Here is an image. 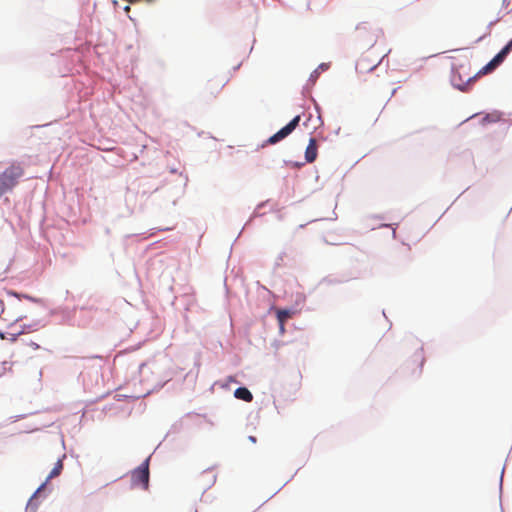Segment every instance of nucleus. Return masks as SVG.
Returning <instances> with one entry per match:
<instances>
[{
	"label": "nucleus",
	"mask_w": 512,
	"mask_h": 512,
	"mask_svg": "<svg viewBox=\"0 0 512 512\" xmlns=\"http://www.w3.org/2000/svg\"><path fill=\"white\" fill-rule=\"evenodd\" d=\"M248 440L251 442V443H256L257 442V438L253 435H249L248 436Z\"/></svg>",
	"instance_id": "49530a36"
},
{
	"label": "nucleus",
	"mask_w": 512,
	"mask_h": 512,
	"mask_svg": "<svg viewBox=\"0 0 512 512\" xmlns=\"http://www.w3.org/2000/svg\"><path fill=\"white\" fill-rule=\"evenodd\" d=\"M8 335H9L8 332H4V331L0 330V339H2V340L8 339L9 340Z\"/></svg>",
	"instance_id": "e433bc0d"
},
{
	"label": "nucleus",
	"mask_w": 512,
	"mask_h": 512,
	"mask_svg": "<svg viewBox=\"0 0 512 512\" xmlns=\"http://www.w3.org/2000/svg\"><path fill=\"white\" fill-rule=\"evenodd\" d=\"M199 368H200V359L196 358L194 362V368L188 371L184 376V381H186L189 384H195L198 374H199Z\"/></svg>",
	"instance_id": "1a4fd4ad"
},
{
	"label": "nucleus",
	"mask_w": 512,
	"mask_h": 512,
	"mask_svg": "<svg viewBox=\"0 0 512 512\" xmlns=\"http://www.w3.org/2000/svg\"><path fill=\"white\" fill-rule=\"evenodd\" d=\"M312 118V115L309 114V116L307 117L306 121L303 123L304 126H307L308 122L311 120Z\"/></svg>",
	"instance_id": "3c124183"
},
{
	"label": "nucleus",
	"mask_w": 512,
	"mask_h": 512,
	"mask_svg": "<svg viewBox=\"0 0 512 512\" xmlns=\"http://www.w3.org/2000/svg\"><path fill=\"white\" fill-rule=\"evenodd\" d=\"M356 30L358 31H368L369 30V23L368 22H361L356 26Z\"/></svg>",
	"instance_id": "bb28decb"
},
{
	"label": "nucleus",
	"mask_w": 512,
	"mask_h": 512,
	"mask_svg": "<svg viewBox=\"0 0 512 512\" xmlns=\"http://www.w3.org/2000/svg\"><path fill=\"white\" fill-rule=\"evenodd\" d=\"M26 417V414H20L13 417V422L19 421L21 419H24Z\"/></svg>",
	"instance_id": "58836bf2"
},
{
	"label": "nucleus",
	"mask_w": 512,
	"mask_h": 512,
	"mask_svg": "<svg viewBox=\"0 0 512 512\" xmlns=\"http://www.w3.org/2000/svg\"><path fill=\"white\" fill-rule=\"evenodd\" d=\"M203 134H204V131L198 133V136L201 137V136H203Z\"/></svg>",
	"instance_id": "69168bd1"
},
{
	"label": "nucleus",
	"mask_w": 512,
	"mask_h": 512,
	"mask_svg": "<svg viewBox=\"0 0 512 512\" xmlns=\"http://www.w3.org/2000/svg\"><path fill=\"white\" fill-rule=\"evenodd\" d=\"M269 203V200L262 201L256 205V210L264 208Z\"/></svg>",
	"instance_id": "473e14b6"
},
{
	"label": "nucleus",
	"mask_w": 512,
	"mask_h": 512,
	"mask_svg": "<svg viewBox=\"0 0 512 512\" xmlns=\"http://www.w3.org/2000/svg\"><path fill=\"white\" fill-rule=\"evenodd\" d=\"M129 9H130V7H129L128 5L124 7V10H125V11H127V10H129Z\"/></svg>",
	"instance_id": "0e129e2a"
},
{
	"label": "nucleus",
	"mask_w": 512,
	"mask_h": 512,
	"mask_svg": "<svg viewBox=\"0 0 512 512\" xmlns=\"http://www.w3.org/2000/svg\"><path fill=\"white\" fill-rule=\"evenodd\" d=\"M301 121V114H298L294 116L286 125L283 127L286 129V131L289 134H292L293 131L299 126V123Z\"/></svg>",
	"instance_id": "dca6fc26"
},
{
	"label": "nucleus",
	"mask_w": 512,
	"mask_h": 512,
	"mask_svg": "<svg viewBox=\"0 0 512 512\" xmlns=\"http://www.w3.org/2000/svg\"><path fill=\"white\" fill-rule=\"evenodd\" d=\"M20 335H22V334L20 333V331H18V332H16V333H9L8 338H9V340H10L11 342H15V341L18 339V337H19Z\"/></svg>",
	"instance_id": "cd10ccee"
},
{
	"label": "nucleus",
	"mask_w": 512,
	"mask_h": 512,
	"mask_svg": "<svg viewBox=\"0 0 512 512\" xmlns=\"http://www.w3.org/2000/svg\"><path fill=\"white\" fill-rule=\"evenodd\" d=\"M50 481H47L45 479L44 482L40 484V486L34 491L32 496L37 497L39 499H45L48 496V492H50V489L47 488V485Z\"/></svg>",
	"instance_id": "ddd939ff"
},
{
	"label": "nucleus",
	"mask_w": 512,
	"mask_h": 512,
	"mask_svg": "<svg viewBox=\"0 0 512 512\" xmlns=\"http://www.w3.org/2000/svg\"><path fill=\"white\" fill-rule=\"evenodd\" d=\"M499 53L506 59L511 52L505 46H503Z\"/></svg>",
	"instance_id": "c85d7f7f"
},
{
	"label": "nucleus",
	"mask_w": 512,
	"mask_h": 512,
	"mask_svg": "<svg viewBox=\"0 0 512 512\" xmlns=\"http://www.w3.org/2000/svg\"><path fill=\"white\" fill-rule=\"evenodd\" d=\"M398 88H395L392 90V93H391V97L395 95V93L397 92Z\"/></svg>",
	"instance_id": "13d9d810"
},
{
	"label": "nucleus",
	"mask_w": 512,
	"mask_h": 512,
	"mask_svg": "<svg viewBox=\"0 0 512 512\" xmlns=\"http://www.w3.org/2000/svg\"><path fill=\"white\" fill-rule=\"evenodd\" d=\"M290 163H291V166H292V167L299 169V168H301L302 166H304L306 162H305V161H304V162L292 161V162H290Z\"/></svg>",
	"instance_id": "c756f323"
},
{
	"label": "nucleus",
	"mask_w": 512,
	"mask_h": 512,
	"mask_svg": "<svg viewBox=\"0 0 512 512\" xmlns=\"http://www.w3.org/2000/svg\"><path fill=\"white\" fill-rule=\"evenodd\" d=\"M180 176L184 177V180H185V183H184V187L187 186V183L189 181V178H188V175L187 174H183L182 172L180 173Z\"/></svg>",
	"instance_id": "c03bdc74"
},
{
	"label": "nucleus",
	"mask_w": 512,
	"mask_h": 512,
	"mask_svg": "<svg viewBox=\"0 0 512 512\" xmlns=\"http://www.w3.org/2000/svg\"><path fill=\"white\" fill-rule=\"evenodd\" d=\"M499 20H500V17L496 18L495 20L490 21V22L488 23L487 27H486L487 32H486L484 35H482V36L478 37V38L475 40V43H476V44H477V43H480L484 38H486L488 35H490V30H491V28H492V27H493V26H494V25H495Z\"/></svg>",
	"instance_id": "412c9836"
},
{
	"label": "nucleus",
	"mask_w": 512,
	"mask_h": 512,
	"mask_svg": "<svg viewBox=\"0 0 512 512\" xmlns=\"http://www.w3.org/2000/svg\"><path fill=\"white\" fill-rule=\"evenodd\" d=\"M283 254H284V253H282V254L278 257L277 262H276V265H277V266H279V265H280V263H279V262H281V260L283 259Z\"/></svg>",
	"instance_id": "603ef678"
},
{
	"label": "nucleus",
	"mask_w": 512,
	"mask_h": 512,
	"mask_svg": "<svg viewBox=\"0 0 512 512\" xmlns=\"http://www.w3.org/2000/svg\"><path fill=\"white\" fill-rule=\"evenodd\" d=\"M283 162H284V165H289V166H291V163H290V162H292V161H291V160H284Z\"/></svg>",
	"instance_id": "5fc2aeb1"
},
{
	"label": "nucleus",
	"mask_w": 512,
	"mask_h": 512,
	"mask_svg": "<svg viewBox=\"0 0 512 512\" xmlns=\"http://www.w3.org/2000/svg\"><path fill=\"white\" fill-rule=\"evenodd\" d=\"M412 359H413V362L418 363L417 364V369L413 371V374L418 377V376L421 375L422 368H423V365L425 363L423 347H420L419 349H417L414 352V354L412 356Z\"/></svg>",
	"instance_id": "423d86ee"
},
{
	"label": "nucleus",
	"mask_w": 512,
	"mask_h": 512,
	"mask_svg": "<svg viewBox=\"0 0 512 512\" xmlns=\"http://www.w3.org/2000/svg\"><path fill=\"white\" fill-rule=\"evenodd\" d=\"M40 503L41 499L31 495L26 504L25 512H36L38 510Z\"/></svg>",
	"instance_id": "2eb2a0df"
},
{
	"label": "nucleus",
	"mask_w": 512,
	"mask_h": 512,
	"mask_svg": "<svg viewBox=\"0 0 512 512\" xmlns=\"http://www.w3.org/2000/svg\"><path fill=\"white\" fill-rule=\"evenodd\" d=\"M328 68H329V63L319 64L318 67L315 70H313L312 73L310 74L306 86L314 85L316 83L318 77L320 76V73L322 71H326Z\"/></svg>",
	"instance_id": "9d476101"
},
{
	"label": "nucleus",
	"mask_w": 512,
	"mask_h": 512,
	"mask_svg": "<svg viewBox=\"0 0 512 512\" xmlns=\"http://www.w3.org/2000/svg\"><path fill=\"white\" fill-rule=\"evenodd\" d=\"M305 226H306V224H301V225H299V227H298V228H299V229H303Z\"/></svg>",
	"instance_id": "052dcab7"
},
{
	"label": "nucleus",
	"mask_w": 512,
	"mask_h": 512,
	"mask_svg": "<svg viewBox=\"0 0 512 512\" xmlns=\"http://www.w3.org/2000/svg\"><path fill=\"white\" fill-rule=\"evenodd\" d=\"M372 219H378V220H383L385 219V217L381 214H374L371 216Z\"/></svg>",
	"instance_id": "79ce46f5"
},
{
	"label": "nucleus",
	"mask_w": 512,
	"mask_h": 512,
	"mask_svg": "<svg viewBox=\"0 0 512 512\" xmlns=\"http://www.w3.org/2000/svg\"><path fill=\"white\" fill-rule=\"evenodd\" d=\"M0 305L3 306V301L0 299ZM4 307L1 308L0 315L3 313Z\"/></svg>",
	"instance_id": "6e6d98bb"
},
{
	"label": "nucleus",
	"mask_w": 512,
	"mask_h": 512,
	"mask_svg": "<svg viewBox=\"0 0 512 512\" xmlns=\"http://www.w3.org/2000/svg\"><path fill=\"white\" fill-rule=\"evenodd\" d=\"M66 458V454H63L60 458H58L57 462L54 464V467L46 477L47 481L59 476L63 470V461Z\"/></svg>",
	"instance_id": "9b49d317"
},
{
	"label": "nucleus",
	"mask_w": 512,
	"mask_h": 512,
	"mask_svg": "<svg viewBox=\"0 0 512 512\" xmlns=\"http://www.w3.org/2000/svg\"><path fill=\"white\" fill-rule=\"evenodd\" d=\"M28 345L31 346L34 350L40 349V345L37 344L36 342L31 341L28 343Z\"/></svg>",
	"instance_id": "4c0bfd02"
},
{
	"label": "nucleus",
	"mask_w": 512,
	"mask_h": 512,
	"mask_svg": "<svg viewBox=\"0 0 512 512\" xmlns=\"http://www.w3.org/2000/svg\"><path fill=\"white\" fill-rule=\"evenodd\" d=\"M209 472H210V468H208V469L204 470V474H206V475H207Z\"/></svg>",
	"instance_id": "680f3d73"
},
{
	"label": "nucleus",
	"mask_w": 512,
	"mask_h": 512,
	"mask_svg": "<svg viewBox=\"0 0 512 512\" xmlns=\"http://www.w3.org/2000/svg\"><path fill=\"white\" fill-rule=\"evenodd\" d=\"M22 319H23V316H19L17 319H15V321H14L13 323H11V324L9 325V327L14 326L16 322L21 321Z\"/></svg>",
	"instance_id": "8fccbe9b"
},
{
	"label": "nucleus",
	"mask_w": 512,
	"mask_h": 512,
	"mask_svg": "<svg viewBox=\"0 0 512 512\" xmlns=\"http://www.w3.org/2000/svg\"><path fill=\"white\" fill-rule=\"evenodd\" d=\"M318 155V147L316 143V139L313 136H310L308 145L306 146L304 152L305 162L312 163L316 160Z\"/></svg>",
	"instance_id": "39448f33"
},
{
	"label": "nucleus",
	"mask_w": 512,
	"mask_h": 512,
	"mask_svg": "<svg viewBox=\"0 0 512 512\" xmlns=\"http://www.w3.org/2000/svg\"><path fill=\"white\" fill-rule=\"evenodd\" d=\"M480 76H481V75H478V72H477L475 75H473V76H471V77H468V78L465 80V82H467V83H468V91H470V90H471L472 85L475 83V81H476Z\"/></svg>",
	"instance_id": "393cba45"
},
{
	"label": "nucleus",
	"mask_w": 512,
	"mask_h": 512,
	"mask_svg": "<svg viewBox=\"0 0 512 512\" xmlns=\"http://www.w3.org/2000/svg\"><path fill=\"white\" fill-rule=\"evenodd\" d=\"M215 482H216V475H215V474H213V475L211 476V481H210V483L208 484V486L204 489V492H205L207 489H209L211 486H213V485L215 484Z\"/></svg>",
	"instance_id": "72a5a7b5"
},
{
	"label": "nucleus",
	"mask_w": 512,
	"mask_h": 512,
	"mask_svg": "<svg viewBox=\"0 0 512 512\" xmlns=\"http://www.w3.org/2000/svg\"><path fill=\"white\" fill-rule=\"evenodd\" d=\"M279 324V332L283 334L285 332V322H278Z\"/></svg>",
	"instance_id": "c9c22d12"
},
{
	"label": "nucleus",
	"mask_w": 512,
	"mask_h": 512,
	"mask_svg": "<svg viewBox=\"0 0 512 512\" xmlns=\"http://www.w3.org/2000/svg\"><path fill=\"white\" fill-rule=\"evenodd\" d=\"M494 58L500 61V63L505 61V58L499 52L494 55Z\"/></svg>",
	"instance_id": "f704fd0d"
},
{
	"label": "nucleus",
	"mask_w": 512,
	"mask_h": 512,
	"mask_svg": "<svg viewBox=\"0 0 512 512\" xmlns=\"http://www.w3.org/2000/svg\"><path fill=\"white\" fill-rule=\"evenodd\" d=\"M234 397L248 403L253 400V394L246 386H239L234 391Z\"/></svg>",
	"instance_id": "6e6552de"
},
{
	"label": "nucleus",
	"mask_w": 512,
	"mask_h": 512,
	"mask_svg": "<svg viewBox=\"0 0 512 512\" xmlns=\"http://www.w3.org/2000/svg\"><path fill=\"white\" fill-rule=\"evenodd\" d=\"M357 277L352 275L351 272H340V273H331L324 276L318 283V285H326V286H334L347 283Z\"/></svg>",
	"instance_id": "f03ea898"
},
{
	"label": "nucleus",
	"mask_w": 512,
	"mask_h": 512,
	"mask_svg": "<svg viewBox=\"0 0 512 512\" xmlns=\"http://www.w3.org/2000/svg\"><path fill=\"white\" fill-rule=\"evenodd\" d=\"M296 314V309L293 307L280 308L276 311V318L278 322H285L289 317Z\"/></svg>",
	"instance_id": "f8f14e48"
},
{
	"label": "nucleus",
	"mask_w": 512,
	"mask_h": 512,
	"mask_svg": "<svg viewBox=\"0 0 512 512\" xmlns=\"http://www.w3.org/2000/svg\"><path fill=\"white\" fill-rule=\"evenodd\" d=\"M337 219V214L335 213V211L333 212V215H331L330 218H327V220H330V221H334Z\"/></svg>",
	"instance_id": "09e8293b"
},
{
	"label": "nucleus",
	"mask_w": 512,
	"mask_h": 512,
	"mask_svg": "<svg viewBox=\"0 0 512 512\" xmlns=\"http://www.w3.org/2000/svg\"><path fill=\"white\" fill-rule=\"evenodd\" d=\"M504 46L512 52V38Z\"/></svg>",
	"instance_id": "ea45409f"
},
{
	"label": "nucleus",
	"mask_w": 512,
	"mask_h": 512,
	"mask_svg": "<svg viewBox=\"0 0 512 512\" xmlns=\"http://www.w3.org/2000/svg\"><path fill=\"white\" fill-rule=\"evenodd\" d=\"M313 101H314V108H315V110H316V112L318 114L317 119L319 120L320 125H323L324 122H323V119H322V116H321V107H320V105L315 100H313Z\"/></svg>",
	"instance_id": "a878e982"
},
{
	"label": "nucleus",
	"mask_w": 512,
	"mask_h": 512,
	"mask_svg": "<svg viewBox=\"0 0 512 512\" xmlns=\"http://www.w3.org/2000/svg\"><path fill=\"white\" fill-rule=\"evenodd\" d=\"M500 121V115H494L492 113H486L480 120H479V123L482 125V126H485L487 124H490V123H496Z\"/></svg>",
	"instance_id": "f3484780"
},
{
	"label": "nucleus",
	"mask_w": 512,
	"mask_h": 512,
	"mask_svg": "<svg viewBox=\"0 0 512 512\" xmlns=\"http://www.w3.org/2000/svg\"><path fill=\"white\" fill-rule=\"evenodd\" d=\"M241 64H242V63H239L238 65L234 66V67H233V71H234V72H235V71H237V70L240 68Z\"/></svg>",
	"instance_id": "864d4df0"
},
{
	"label": "nucleus",
	"mask_w": 512,
	"mask_h": 512,
	"mask_svg": "<svg viewBox=\"0 0 512 512\" xmlns=\"http://www.w3.org/2000/svg\"><path fill=\"white\" fill-rule=\"evenodd\" d=\"M229 384L227 381H224L223 383L220 384L221 388H224V389H228L229 388Z\"/></svg>",
	"instance_id": "de8ad7c7"
},
{
	"label": "nucleus",
	"mask_w": 512,
	"mask_h": 512,
	"mask_svg": "<svg viewBox=\"0 0 512 512\" xmlns=\"http://www.w3.org/2000/svg\"><path fill=\"white\" fill-rule=\"evenodd\" d=\"M290 134L286 131L284 127L280 128L276 133L268 137L265 141L262 142V144L259 146V148H265L268 145H275L284 139H286Z\"/></svg>",
	"instance_id": "20e7f679"
},
{
	"label": "nucleus",
	"mask_w": 512,
	"mask_h": 512,
	"mask_svg": "<svg viewBox=\"0 0 512 512\" xmlns=\"http://www.w3.org/2000/svg\"><path fill=\"white\" fill-rule=\"evenodd\" d=\"M476 116H477V114H473L471 117L467 118L465 121H467V120H469V119H471L473 117H476Z\"/></svg>",
	"instance_id": "e2e57ef3"
},
{
	"label": "nucleus",
	"mask_w": 512,
	"mask_h": 512,
	"mask_svg": "<svg viewBox=\"0 0 512 512\" xmlns=\"http://www.w3.org/2000/svg\"><path fill=\"white\" fill-rule=\"evenodd\" d=\"M170 172H171V173H177V169H176V168H171V169H170Z\"/></svg>",
	"instance_id": "bf43d9fd"
},
{
	"label": "nucleus",
	"mask_w": 512,
	"mask_h": 512,
	"mask_svg": "<svg viewBox=\"0 0 512 512\" xmlns=\"http://www.w3.org/2000/svg\"><path fill=\"white\" fill-rule=\"evenodd\" d=\"M450 83L453 88L461 92H468V83L465 82L464 77L455 64H452L451 66Z\"/></svg>",
	"instance_id": "7ed1b4c3"
},
{
	"label": "nucleus",
	"mask_w": 512,
	"mask_h": 512,
	"mask_svg": "<svg viewBox=\"0 0 512 512\" xmlns=\"http://www.w3.org/2000/svg\"><path fill=\"white\" fill-rule=\"evenodd\" d=\"M8 294L13 296V297H15V298H17V299H19V300L24 298V299H27V300H29L31 302H34V303H42L43 302V300L41 298H36V297L31 296L29 294H25V293L13 291V290L9 291Z\"/></svg>",
	"instance_id": "4468645a"
},
{
	"label": "nucleus",
	"mask_w": 512,
	"mask_h": 512,
	"mask_svg": "<svg viewBox=\"0 0 512 512\" xmlns=\"http://www.w3.org/2000/svg\"><path fill=\"white\" fill-rule=\"evenodd\" d=\"M11 363H9L8 361H3L1 364H0V377H2L6 371H11Z\"/></svg>",
	"instance_id": "b1692460"
},
{
	"label": "nucleus",
	"mask_w": 512,
	"mask_h": 512,
	"mask_svg": "<svg viewBox=\"0 0 512 512\" xmlns=\"http://www.w3.org/2000/svg\"><path fill=\"white\" fill-rule=\"evenodd\" d=\"M20 327L21 329L19 331L21 334L30 333L32 331L38 330V328L40 327V321L37 320L31 324H23Z\"/></svg>",
	"instance_id": "a211bd4d"
},
{
	"label": "nucleus",
	"mask_w": 512,
	"mask_h": 512,
	"mask_svg": "<svg viewBox=\"0 0 512 512\" xmlns=\"http://www.w3.org/2000/svg\"><path fill=\"white\" fill-rule=\"evenodd\" d=\"M152 454L145 458L142 463L131 471V486L148 490L150 482V461Z\"/></svg>",
	"instance_id": "f257e3e1"
},
{
	"label": "nucleus",
	"mask_w": 512,
	"mask_h": 512,
	"mask_svg": "<svg viewBox=\"0 0 512 512\" xmlns=\"http://www.w3.org/2000/svg\"><path fill=\"white\" fill-rule=\"evenodd\" d=\"M504 46L512 52V38Z\"/></svg>",
	"instance_id": "a19ab883"
},
{
	"label": "nucleus",
	"mask_w": 512,
	"mask_h": 512,
	"mask_svg": "<svg viewBox=\"0 0 512 512\" xmlns=\"http://www.w3.org/2000/svg\"><path fill=\"white\" fill-rule=\"evenodd\" d=\"M490 63L493 65L495 70L502 64V63H500V61H498L494 57L490 60Z\"/></svg>",
	"instance_id": "2f4dec72"
},
{
	"label": "nucleus",
	"mask_w": 512,
	"mask_h": 512,
	"mask_svg": "<svg viewBox=\"0 0 512 512\" xmlns=\"http://www.w3.org/2000/svg\"><path fill=\"white\" fill-rule=\"evenodd\" d=\"M504 470H505V466H504V467H503V469H502L501 476H500V480H499V491H500V496L502 495V485H503V473H504Z\"/></svg>",
	"instance_id": "7c9ffc66"
},
{
	"label": "nucleus",
	"mask_w": 512,
	"mask_h": 512,
	"mask_svg": "<svg viewBox=\"0 0 512 512\" xmlns=\"http://www.w3.org/2000/svg\"><path fill=\"white\" fill-rule=\"evenodd\" d=\"M494 71H495V69L489 61L478 71V75L482 76V75L490 74Z\"/></svg>",
	"instance_id": "4be33fe9"
},
{
	"label": "nucleus",
	"mask_w": 512,
	"mask_h": 512,
	"mask_svg": "<svg viewBox=\"0 0 512 512\" xmlns=\"http://www.w3.org/2000/svg\"><path fill=\"white\" fill-rule=\"evenodd\" d=\"M225 381H227L228 383H232V382L236 383L237 382L236 378L234 376H231V375L228 376Z\"/></svg>",
	"instance_id": "37998d69"
},
{
	"label": "nucleus",
	"mask_w": 512,
	"mask_h": 512,
	"mask_svg": "<svg viewBox=\"0 0 512 512\" xmlns=\"http://www.w3.org/2000/svg\"><path fill=\"white\" fill-rule=\"evenodd\" d=\"M159 190V187H156L153 192H157Z\"/></svg>",
	"instance_id": "338daca9"
},
{
	"label": "nucleus",
	"mask_w": 512,
	"mask_h": 512,
	"mask_svg": "<svg viewBox=\"0 0 512 512\" xmlns=\"http://www.w3.org/2000/svg\"><path fill=\"white\" fill-rule=\"evenodd\" d=\"M260 210H256V208L254 209L253 213L251 214V216L249 217V219L246 221V223L244 224V226L242 227L241 231L239 232L238 236L236 237L235 241L236 242L238 240V238L241 236L243 230L249 226L252 221L257 218V217H262L264 215V213H260L259 212Z\"/></svg>",
	"instance_id": "6ab92c4d"
},
{
	"label": "nucleus",
	"mask_w": 512,
	"mask_h": 512,
	"mask_svg": "<svg viewBox=\"0 0 512 512\" xmlns=\"http://www.w3.org/2000/svg\"><path fill=\"white\" fill-rule=\"evenodd\" d=\"M387 56V54H385L379 61L378 63L374 64V65H370V63L367 61L366 58H362L360 59L356 65H355V69L356 71L358 72H371L373 71L378 65H380L382 63V61L384 60V58Z\"/></svg>",
	"instance_id": "0eeeda50"
},
{
	"label": "nucleus",
	"mask_w": 512,
	"mask_h": 512,
	"mask_svg": "<svg viewBox=\"0 0 512 512\" xmlns=\"http://www.w3.org/2000/svg\"><path fill=\"white\" fill-rule=\"evenodd\" d=\"M392 228V237L393 239H396L397 232L396 229L398 227V223H382L378 226V228Z\"/></svg>",
	"instance_id": "5701e85b"
},
{
	"label": "nucleus",
	"mask_w": 512,
	"mask_h": 512,
	"mask_svg": "<svg viewBox=\"0 0 512 512\" xmlns=\"http://www.w3.org/2000/svg\"><path fill=\"white\" fill-rule=\"evenodd\" d=\"M376 44V40L371 41L369 47L372 48Z\"/></svg>",
	"instance_id": "4d7b16f0"
},
{
	"label": "nucleus",
	"mask_w": 512,
	"mask_h": 512,
	"mask_svg": "<svg viewBox=\"0 0 512 512\" xmlns=\"http://www.w3.org/2000/svg\"><path fill=\"white\" fill-rule=\"evenodd\" d=\"M181 371H182V369H181V368H175V372H174L175 376H176L179 372H181ZM172 377H173V373H170V374L168 375V377H167V379H166L165 381H163V382H158V383L154 386L153 391H159V390H161V389L166 385V383H168V382L172 379Z\"/></svg>",
	"instance_id": "aec40b11"
},
{
	"label": "nucleus",
	"mask_w": 512,
	"mask_h": 512,
	"mask_svg": "<svg viewBox=\"0 0 512 512\" xmlns=\"http://www.w3.org/2000/svg\"><path fill=\"white\" fill-rule=\"evenodd\" d=\"M511 0H502V7L507 8L510 5Z\"/></svg>",
	"instance_id": "a18cd8bd"
}]
</instances>
